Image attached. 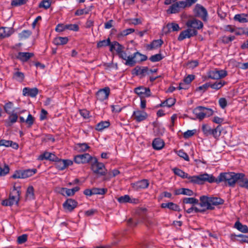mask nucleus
Listing matches in <instances>:
<instances>
[{
    "label": "nucleus",
    "instance_id": "obj_1",
    "mask_svg": "<svg viewBox=\"0 0 248 248\" xmlns=\"http://www.w3.org/2000/svg\"><path fill=\"white\" fill-rule=\"evenodd\" d=\"M243 176L244 173H235L234 172H221L217 178H215L212 175L213 183L219 184L224 182L226 186L234 187L236 183L238 181V180L242 178Z\"/></svg>",
    "mask_w": 248,
    "mask_h": 248
},
{
    "label": "nucleus",
    "instance_id": "obj_60",
    "mask_svg": "<svg viewBox=\"0 0 248 248\" xmlns=\"http://www.w3.org/2000/svg\"><path fill=\"white\" fill-rule=\"evenodd\" d=\"M28 235L26 234H22L19 236L17 238V243L19 244H22L26 242L27 240Z\"/></svg>",
    "mask_w": 248,
    "mask_h": 248
},
{
    "label": "nucleus",
    "instance_id": "obj_22",
    "mask_svg": "<svg viewBox=\"0 0 248 248\" xmlns=\"http://www.w3.org/2000/svg\"><path fill=\"white\" fill-rule=\"evenodd\" d=\"M33 56V53L20 52L18 53L16 58L23 62H26Z\"/></svg>",
    "mask_w": 248,
    "mask_h": 248
},
{
    "label": "nucleus",
    "instance_id": "obj_34",
    "mask_svg": "<svg viewBox=\"0 0 248 248\" xmlns=\"http://www.w3.org/2000/svg\"><path fill=\"white\" fill-rule=\"evenodd\" d=\"M234 227L239 231L243 233L248 232V227L246 225L242 224L240 221H237L235 224Z\"/></svg>",
    "mask_w": 248,
    "mask_h": 248
},
{
    "label": "nucleus",
    "instance_id": "obj_41",
    "mask_svg": "<svg viewBox=\"0 0 248 248\" xmlns=\"http://www.w3.org/2000/svg\"><path fill=\"white\" fill-rule=\"evenodd\" d=\"M24 77L23 73L17 71L14 73L13 78L16 80L21 82L23 81Z\"/></svg>",
    "mask_w": 248,
    "mask_h": 248
},
{
    "label": "nucleus",
    "instance_id": "obj_24",
    "mask_svg": "<svg viewBox=\"0 0 248 248\" xmlns=\"http://www.w3.org/2000/svg\"><path fill=\"white\" fill-rule=\"evenodd\" d=\"M163 43V41L162 39L155 40L147 46V49L150 50L156 49L160 47Z\"/></svg>",
    "mask_w": 248,
    "mask_h": 248
},
{
    "label": "nucleus",
    "instance_id": "obj_57",
    "mask_svg": "<svg viewBox=\"0 0 248 248\" xmlns=\"http://www.w3.org/2000/svg\"><path fill=\"white\" fill-rule=\"evenodd\" d=\"M178 155L184 158L186 161H189V158L187 154L183 150H180L177 152Z\"/></svg>",
    "mask_w": 248,
    "mask_h": 248
},
{
    "label": "nucleus",
    "instance_id": "obj_46",
    "mask_svg": "<svg viewBox=\"0 0 248 248\" xmlns=\"http://www.w3.org/2000/svg\"><path fill=\"white\" fill-rule=\"evenodd\" d=\"M173 171L176 175L183 178H186V177H188V174L187 173H185L179 169L175 168L173 169Z\"/></svg>",
    "mask_w": 248,
    "mask_h": 248
},
{
    "label": "nucleus",
    "instance_id": "obj_11",
    "mask_svg": "<svg viewBox=\"0 0 248 248\" xmlns=\"http://www.w3.org/2000/svg\"><path fill=\"white\" fill-rule=\"evenodd\" d=\"M197 34L198 31L197 30L188 28L180 33L178 40L181 41L186 38H189L192 36H196Z\"/></svg>",
    "mask_w": 248,
    "mask_h": 248
},
{
    "label": "nucleus",
    "instance_id": "obj_18",
    "mask_svg": "<svg viewBox=\"0 0 248 248\" xmlns=\"http://www.w3.org/2000/svg\"><path fill=\"white\" fill-rule=\"evenodd\" d=\"M134 119L138 122H140L145 120L147 117V114L144 111L137 110L134 111L133 113Z\"/></svg>",
    "mask_w": 248,
    "mask_h": 248
},
{
    "label": "nucleus",
    "instance_id": "obj_10",
    "mask_svg": "<svg viewBox=\"0 0 248 248\" xmlns=\"http://www.w3.org/2000/svg\"><path fill=\"white\" fill-rule=\"evenodd\" d=\"M94 157L90 155L88 153L82 155H78L74 157V161L77 164L91 163Z\"/></svg>",
    "mask_w": 248,
    "mask_h": 248
},
{
    "label": "nucleus",
    "instance_id": "obj_31",
    "mask_svg": "<svg viewBox=\"0 0 248 248\" xmlns=\"http://www.w3.org/2000/svg\"><path fill=\"white\" fill-rule=\"evenodd\" d=\"M174 194L176 195L183 194L187 196H192L194 193L193 191L188 188H182L174 190Z\"/></svg>",
    "mask_w": 248,
    "mask_h": 248
},
{
    "label": "nucleus",
    "instance_id": "obj_17",
    "mask_svg": "<svg viewBox=\"0 0 248 248\" xmlns=\"http://www.w3.org/2000/svg\"><path fill=\"white\" fill-rule=\"evenodd\" d=\"M118 202L120 203H130L137 204L139 202L138 199L132 198L128 195H124L117 198Z\"/></svg>",
    "mask_w": 248,
    "mask_h": 248
},
{
    "label": "nucleus",
    "instance_id": "obj_32",
    "mask_svg": "<svg viewBox=\"0 0 248 248\" xmlns=\"http://www.w3.org/2000/svg\"><path fill=\"white\" fill-rule=\"evenodd\" d=\"M234 20L240 23L248 22V15L245 14L235 15L233 18Z\"/></svg>",
    "mask_w": 248,
    "mask_h": 248
},
{
    "label": "nucleus",
    "instance_id": "obj_29",
    "mask_svg": "<svg viewBox=\"0 0 248 248\" xmlns=\"http://www.w3.org/2000/svg\"><path fill=\"white\" fill-rule=\"evenodd\" d=\"M5 146L6 147H12L13 148L17 149L18 148V144L14 142L12 140H0V146Z\"/></svg>",
    "mask_w": 248,
    "mask_h": 248
},
{
    "label": "nucleus",
    "instance_id": "obj_33",
    "mask_svg": "<svg viewBox=\"0 0 248 248\" xmlns=\"http://www.w3.org/2000/svg\"><path fill=\"white\" fill-rule=\"evenodd\" d=\"M90 148V147L86 143H78L75 144V149L78 152H84Z\"/></svg>",
    "mask_w": 248,
    "mask_h": 248
},
{
    "label": "nucleus",
    "instance_id": "obj_14",
    "mask_svg": "<svg viewBox=\"0 0 248 248\" xmlns=\"http://www.w3.org/2000/svg\"><path fill=\"white\" fill-rule=\"evenodd\" d=\"M186 25L188 28L195 30H200L203 26L202 22L196 19L188 20L186 23Z\"/></svg>",
    "mask_w": 248,
    "mask_h": 248
},
{
    "label": "nucleus",
    "instance_id": "obj_19",
    "mask_svg": "<svg viewBox=\"0 0 248 248\" xmlns=\"http://www.w3.org/2000/svg\"><path fill=\"white\" fill-rule=\"evenodd\" d=\"M149 183L146 179H142L132 184V187L138 190L141 189L146 188L148 187Z\"/></svg>",
    "mask_w": 248,
    "mask_h": 248
},
{
    "label": "nucleus",
    "instance_id": "obj_48",
    "mask_svg": "<svg viewBox=\"0 0 248 248\" xmlns=\"http://www.w3.org/2000/svg\"><path fill=\"white\" fill-rule=\"evenodd\" d=\"M135 31V30L132 28H129L126 30H124L123 31L119 32L118 34L119 37H124L130 34Z\"/></svg>",
    "mask_w": 248,
    "mask_h": 248
},
{
    "label": "nucleus",
    "instance_id": "obj_44",
    "mask_svg": "<svg viewBox=\"0 0 248 248\" xmlns=\"http://www.w3.org/2000/svg\"><path fill=\"white\" fill-rule=\"evenodd\" d=\"M52 0H43L39 4V8H43L45 9H48L52 3Z\"/></svg>",
    "mask_w": 248,
    "mask_h": 248
},
{
    "label": "nucleus",
    "instance_id": "obj_35",
    "mask_svg": "<svg viewBox=\"0 0 248 248\" xmlns=\"http://www.w3.org/2000/svg\"><path fill=\"white\" fill-rule=\"evenodd\" d=\"M23 179L27 178L34 175L37 172L36 169L22 170Z\"/></svg>",
    "mask_w": 248,
    "mask_h": 248
},
{
    "label": "nucleus",
    "instance_id": "obj_3",
    "mask_svg": "<svg viewBox=\"0 0 248 248\" xmlns=\"http://www.w3.org/2000/svg\"><path fill=\"white\" fill-rule=\"evenodd\" d=\"M21 187L14 186L13 188L10 192L8 199L3 200L2 204L4 206H12L18 204L20 200Z\"/></svg>",
    "mask_w": 248,
    "mask_h": 248
},
{
    "label": "nucleus",
    "instance_id": "obj_61",
    "mask_svg": "<svg viewBox=\"0 0 248 248\" xmlns=\"http://www.w3.org/2000/svg\"><path fill=\"white\" fill-rule=\"evenodd\" d=\"M118 55L119 58L125 60V62H127L128 59H131V56H127L126 53L124 50L120 52Z\"/></svg>",
    "mask_w": 248,
    "mask_h": 248
},
{
    "label": "nucleus",
    "instance_id": "obj_43",
    "mask_svg": "<svg viewBox=\"0 0 248 248\" xmlns=\"http://www.w3.org/2000/svg\"><path fill=\"white\" fill-rule=\"evenodd\" d=\"M237 182L240 187H245L248 189V179L245 177V174H244L243 178L239 179Z\"/></svg>",
    "mask_w": 248,
    "mask_h": 248
},
{
    "label": "nucleus",
    "instance_id": "obj_49",
    "mask_svg": "<svg viewBox=\"0 0 248 248\" xmlns=\"http://www.w3.org/2000/svg\"><path fill=\"white\" fill-rule=\"evenodd\" d=\"M167 27L169 30H171L173 31H178L180 30L179 25L175 23H168Z\"/></svg>",
    "mask_w": 248,
    "mask_h": 248
},
{
    "label": "nucleus",
    "instance_id": "obj_28",
    "mask_svg": "<svg viewBox=\"0 0 248 248\" xmlns=\"http://www.w3.org/2000/svg\"><path fill=\"white\" fill-rule=\"evenodd\" d=\"M161 207L162 208H168L171 210L174 211H180V209L179 206L172 202H170L168 203H162L161 204Z\"/></svg>",
    "mask_w": 248,
    "mask_h": 248
},
{
    "label": "nucleus",
    "instance_id": "obj_47",
    "mask_svg": "<svg viewBox=\"0 0 248 248\" xmlns=\"http://www.w3.org/2000/svg\"><path fill=\"white\" fill-rule=\"evenodd\" d=\"M202 130L204 135L208 136L211 135L212 129L208 125L204 124L202 125Z\"/></svg>",
    "mask_w": 248,
    "mask_h": 248
},
{
    "label": "nucleus",
    "instance_id": "obj_4",
    "mask_svg": "<svg viewBox=\"0 0 248 248\" xmlns=\"http://www.w3.org/2000/svg\"><path fill=\"white\" fill-rule=\"evenodd\" d=\"M189 180V182L194 184L202 185L205 182L213 183V179L212 174H209L207 173L200 174L199 175L189 176L188 174V177H186Z\"/></svg>",
    "mask_w": 248,
    "mask_h": 248
},
{
    "label": "nucleus",
    "instance_id": "obj_37",
    "mask_svg": "<svg viewBox=\"0 0 248 248\" xmlns=\"http://www.w3.org/2000/svg\"><path fill=\"white\" fill-rule=\"evenodd\" d=\"M68 41V39L66 37H57L54 40L53 43L56 45H63L66 44Z\"/></svg>",
    "mask_w": 248,
    "mask_h": 248
},
{
    "label": "nucleus",
    "instance_id": "obj_51",
    "mask_svg": "<svg viewBox=\"0 0 248 248\" xmlns=\"http://www.w3.org/2000/svg\"><path fill=\"white\" fill-rule=\"evenodd\" d=\"M34 188L32 186H29L26 192V196L29 199H34Z\"/></svg>",
    "mask_w": 248,
    "mask_h": 248
},
{
    "label": "nucleus",
    "instance_id": "obj_30",
    "mask_svg": "<svg viewBox=\"0 0 248 248\" xmlns=\"http://www.w3.org/2000/svg\"><path fill=\"white\" fill-rule=\"evenodd\" d=\"M19 120L20 123H26V124H28V127H31L34 124L35 119L31 114L29 113L27 119L25 120L22 116H20Z\"/></svg>",
    "mask_w": 248,
    "mask_h": 248
},
{
    "label": "nucleus",
    "instance_id": "obj_50",
    "mask_svg": "<svg viewBox=\"0 0 248 248\" xmlns=\"http://www.w3.org/2000/svg\"><path fill=\"white\" fill-rule=\"evenodd\" d=\"M91 189L93 195L95 194L103 195L107 191V189L105 188H99L96 187L93 188Z\"/></svg>",
    "mask_w": 248,
    "mask_h": 248
},
{
    "label": "nucleus",
    "instance_id": "obj_25",
    "mask_svg": "<svg viewBox=\"0 0 248 248\" xmlns=\"http://www.w3.org/2000/svg\"><path fill=\"white\" fill-rule=\"evenodd\" d=\"M165 143L163 140L159 138H155L152 142V146L155 150H160L164 146Z\"/></svg>",
    "mask_w": 248,
    "mask_h": 248
},
{
    "label": "nucleus",
    "instance_id": "obj_39",
    "mask_svg": "<svg viewBox=\"0 0 248 248\" xmlns=\"http://www.w3.org/2000/svg\"><path fill=\"white\" fill-rule=\"evenodd\" d=\"M3 108L4 111L8 114H11L14 111V104L12 102H8L6 103L4 107Z\"/></svg>",
    "mask_w": 248,
    "mask_h": 248
},
{
    "label": "nucleus",
    "instance_id": "obj_58",
    "mask_svg": "<svg viewBox=\"0 0 248 248\" xmlns=\"http://www.w3.org/2000/svg\"><path fill=\"white\" fill-rule=\"evenodd\" d=\"M9 168L5 165L3 168L0 166V176H5L9 172Z\"/></svg>",
    "mask_w": 248,
    "mask_h": 248
},
{
    "label": "nucleus",
    "instance_id": "obj_12",
    "mask_svg": "<svg viewBox=\"0 0 248 248\" xmlns=\"http://www.w3.org/2000/svg\"><path fill=\"white\" fill-rule=\"evenodd\" d=\"M110 94V89L108 87H106L103 89H100L96 93V97L98 100L103 101L107 99Z\"/></svg>",
    "mask_w": 248,
    "mask_h": 248
},
{
    "label": "nucleus",
    "instance_id": "obj_5",
    "mask_svg": "<svg viewBox=\"0 0 248 248\" xmlns=\"http://www.w3.org/2000/svg\"><path fill=\"white\" fill-rule=\"evenodd\" d=\"M193 114L197 119L201 121L205 117H208L213 114L214 111L210 108L199 106L193 110Z\"/></svg>",
    "mask_w": 248,
    "mask_h": 248
},
{
    "label": "nucleus",
    "instance_id": "obj_40",
    "mask_svg": "<svg viewBox=\"0 0 248 248\" xmlns=\"http://www.w3.org/2000/svg\"><path fill=\"white\" fill-rule=\"evenodd\" d=\"M110 125V123L108 121H102L99 123L95 127V129L97 131H102L105 128L108 127Z\"/></svg>",
    "mask_w": 248,
    "mask_h": 248
},
{
    "label": "nucleus",
    "instance_id": "obj_55",
    "mask_svg": "<svg viewBox=\"0 0 248 248\" xmlns=\"http://www.w3.org/2000/svg\"><path fill=\"white\" fill-rule=\"evenodd\" d=\"M179 10L180 9L178 8V5L176 3H174L170 6L168 11L171 14H173L178 13Z\"/></svg>",
    "mask_w": 248,
    "mask_h": 248
},
{
    "label": "nucleus",
    "instance_id": "obj_15",
    "mask_svg": "<svg viewBox=\"0 0 248 248\" xmlns=\"http://www.w3.org/2000/svg\"><path fill=\"white\" fill-rule=\"evenodd\" d=\"M78 205V202L72 199H68L63 203V207L66 212H71Z\"/></svg>",
    "mask_w": 248,
    "mask_h": 248
},
{
    "label": "nucleus",
    "instance_id": "obj_13",
    "mask_svg": "<svg viewBox=\"0 0 248 248\" xmlns=\"http://www.w3.org/2000/svg\"><path fill=\"white\" fill-rule=\"evenodd\" d=\"M135 92L140 98L148 97L151 95V93L149 88L140 86L135 89Z\"/></svg>",
    "mask_w": 248,
    "mask_h": 248
},
{
    "label": "nucleus",
    "instance_id": "obj_26",
    "mask_svg": "<svg viewBox=\"0 0 248 248\" xmlns=\"http://www.w3.org/2000/svg\"><path fill=\"white\" fill-rule=\"evenodd\" d=\"M13 33V29L11 28H0V38H4L10 36Z\"/></svg>",
    "mask_w": 248,
    "mask_h": 248
},
{
    "label": "nucleus",
    "instance_id": "obj_52",
    "mask_svg": "<svg viewBox=\"0 0 248 248\" xmlns=\"http://www.w3.org/2000/svg\"><path fill=\"white\" fill-rule=\"evenodd\" d=\"M28 0H12L11 5L12 6L17 7L25 4Z\"/></svg>",
    "mask_w": 248,
    "mask_h": 248
},
{
    "label": "nucleus",
    "instance_id": "obj_42",
    "mask_svg": "<svg viewBox=\"0 0 248 248\" xmlns=\"http://www.w3.org/2000/svg\"><path fill=\"white\" fill-rule=\"evenodd\" d=\"M233 237H239V239H237V241L240 243H246L248 244V236L243 234H238L236 235L235 234H231V238L232 239Z\"/></svg>",
    "mask_w": 248,
    "mask_h": 248
},
{
    "label": "nucleus",
    "instance_id": "obj_54",
    "mask_svg": "<svg viewBox=\"0 0 248 248\" xmlns=\"http://www.w3.org/2000/svg\"><path fill=\"white\" fill-rule=\"evenodd\" d=\"M110 44V40L108 38L106 40H103L102 41H99L97 44V46L98 47H102L103 46H108Z\"/></svg>",
    "mask_w": 248,
    "mask_h": 248
},
{
    "label": "nucleus",
    "instance_id": "obj_45",
    "mask_svg": "<svg viewBox=\"0 0 248 248\" xmlns=\"http://www.w3.org/2000/svg\"><path fill=\"white\" fill-rule=\"evenodd\" d=\"M183 202L185 204H196L199 203V201L195 198H184Z\"/></svg>",
    "mask_w": 248,
    "mask_h": 248
},
{
    "label": "nucleus",
    "instance_id": "obj_56",
    "mask_svg": "<svg viewBox=\"0 0 248 248\" xmlns=\"http://www.w3.org/2000/svg\"><path fill=\"white\" fill-rule=\"evenodd\" d=\"M163 57L161 54H156L154 55H152L149 58V60L152 62H159L163 59Z\"/></svg>",
    "mask_w": 248,
    "mask_h": 248
},
{
    "label": "nucleus",
    "instance_id": "obj_2",
    "mask_svg": "<svg viewBox=\"0 0 248 248\" xmlns=\"http://www.w3.org/2000/svg\"><path fill=\"white\" fill-rule=\"evenodd\" d=\"M200 205L207 210H213L214 206L221 205L224 203V200L218 197H208L203 195L200 198Z\"/></svg>",
    "mask_w": 248,
    "mask_h": 248
},
{
    "label": "nucleus",
    "instance_id": "obj_16",
    "mask_svg": "<svg viewBox=\"0 0 248 248\" xmlns=\"http://www.w3.org/2000/svg\"><path fill=\"white\" fill-rule=\"evenodd\" d=\"M149 69L147 67L136 66L132 71V74L135 76H140L141 77L149 74Z\"/></svg>",
    "mask_w": 248,
    "mask_h": 248
},
{
    "label": "nucleus",
    "instance_id": "obj_6",
    "mask_svg": "<svg viewBox=\"0 0 248 248\" xmlns=\"http://www.w3.org/2000/svg\"><path fill=\"white\" fill-rule=\"evenodd\" d=\"M91 168L94 173L101 176L105 175L107 173V170L104 164L99 162L95 157L91 163Z\"/></svg>",
    "mask_w": 248,
    "mask_h": 248
},
{
    "label": "nucleus",
    "instance_id": "obj_38",
    "mask_svg": "<svg viewBox=\"0 0 248 248\" xmlns=\"http://www.w3.org/2000/svg\"><path fill=\"white\" fill-rule=\"evenodd\" d=\"M227 82L224 80L216 81L213 84H210V87L216 90L221 89L224 85H226Z\"/></svg>",
    "mask_w": 248,
    "mask_h": 248
},
{
    "label": "nucleus",
    "instance_id": "obj_9",
    "mask_svg": "<svg viewBox=\"0 0 248 248\" xmlns=\"http://www.w3.org/2000/svg\"><path fill=\"white\" fill-rule=\"evenodd\" d=\"M194 13L196 16L200 17L203 21L207 20V11L202 5L197 4L194 9Z\"/></svg>",
    "mask_w": 248,
    "mask_h": 248
},
{
    "label": "nucleus",
    "instance_id": "obj_8",
    "mask_svg": "<svg viewBox=\"0 0 248 248\" xmlns=\"http://www.w3.org/2000/svg\"><path fill=\"white\" fill-rule=\"evenodd\" d=\"M208 78L212 79H222L227 76V72L225 70L215 69L209 71L207 73Z\"/></svg>",
    "mask_w": 248,
    "mask_h": 248
},
{
    "label": "nucleus",
    "instance_id": "obj_23",
    "mask_svg": "<svg viewBox=\"0 0 248 248\" xmlns=\"http://www.w3.org/2000/svg\"><path fill=\"white\" fill-rule=\"evenodd\" d=\"M18 119V115L16 113H12L7 120L5 121V125L7 127L11 126L13 124L15 123Z\"/></svg>",
    "mask_w": 248,
    "mask_h": 248
},
{
    "label": "nucleus",
    "instance_id": "obj_59",
    "mask_svg": "<svg viewBox=\"0 0 248 248\" xmlns=\"http://www.w3.org/2000/svg\"><path fill=\"white\" fill-rule=\"evenodd\" d=\"M56 168L59 170H63L66 168L65 163L64 159L60 160L56 163Z\"/></svg>",
    "mask_w": 248,
    "mask_h": 248
},
{
    "label": "nucleus",
    "instance_id": "obj_27",
    "mask_svg": "<svg viewBox=\"0 0 248 248\" xmlns=\"http://www.w3.org/2000/svg\"><path fill=\"white\" fill-rule=\"evenodd\" d=\"M57 157L53 154L48 152H45L41 155L38 157V159L43 160L44 159L49 160L50 161H56Z\"/></svg>",
    "mask_w": 248,
    "mask_h": 248
},
{
    "label": "nucleus",
    "instance_id": "obj_36",
    "mask_svg": "<svg viewBox=\"0 0 248 248\" xmlns=\"http://www.w3.org/2000/svg\"><path fill=\"white\" fill-rule=\"evenodd\" d=\"M222 130V127L219 124L216 128L212 129L211 135L215 139H218L221 135Z\"/></svg>",
    "mask_w": 248,
    "mask_h": 248
},
{
    "label": "nucleus",
    "instance_id": "obj_20",
    "mask_svg": "<svg viewBox=\"0 0 248 248\" xmlns=\"http://www.w3.org/2000/svg\"><path fill=\"white\" fill-rule=\"evenodd\" d=\"M38 93V90L37 88H30L29 87H25L23 89V95L24 96L34 97Z\"/></svg>",
    "mask_w": 248,
    "mask_h": 248
},
{
    "label": "nucleus",
    "instance_id": "obj_63",
    "mask_svg": "<svg viewBox=\"0 0 248 248\" xmlns=\"http://www.w3.org/2000/svg\"><path fill=\"white\" fill-rule=\"evenodd\" d=\"M66 29L74 31H78L79 30V27L77 24H68L66 25Z\"/></svg>",
    "mask_w": 248,
    "mask_h": 248
},
{
    "label": "nucleus",
    "instance_id": "obj_7",
    "mask_svg": "<svg viewBox=\"0 0 248 248\" xmlns=\"http://www.w3.org/2000/svg\"><path fill=\"white\" fill-rule=\"evenodd\" d=\"M147 60V57L137 51L131 55V59L124 62L126 65L133 66L136 63H140Z\"/></svg>",
    "mask_w": 248,
    "mask_h": 248
},
{
    "label": "nucleus",
    "instance_id": "obj_21",
    "mask_svg": "<svg viewBox=\"0 0 248 248\" xmlns=\"http://www.w3.org/2000/svg\"><path fill=\"white\" fill-rule=\"evenodd\" d=\"M79 189L80 187L79 186H76L71 189L62 187L61 188V193L62 195L64 196H72Z\"/></svg>",
    "mask_w": 248,
    "mask_h": 248
},
{
    "label": "nucleus",
    "instance_id": "obj_62",
    "mask_svg": "<svg viewBox=\"0 0 248 248\" xmlns=\"http://www.w3.org/2000/svg\"><path fill=\"white\" fill-rule=\"evenodd\" d=\"M196 133V130H188L186 132H184L183 137L185 139H188L193 136Z\"/></svg>",
    "mask_w": 248,
    "mask_h": 248
},
{
    "label": "nucleus",
    "instance_id": "obj_53",
    "mask_svg": "<svg viewBox=\"0 0 248 248\" xmlns=\"http://www.w3.org/2000/svg\"><path fill=\"white\" fill-rule=\"evenodd\" d=\"M31 34V31L29 30H23L19 34V37L20 39H26L29 37Z\"/></svg>",
    "mask_w": 248,
    "mask_h": 248
},
{
    "label": "nucleus",
    "instance_id": "obj_64",
    "mask_svg": "<svg viewBox=\"0 0 248 248\" xmlns=\"http://www.w3.org/2000/svg\"><path fill=\"white\" fill-rule=\"evenodd\" d=\"M195 78V76L193 75H188L186 77L183 81L188 85L191 82L192 80H193Z\"/></svg>",
    "mask_w": 248,
    "mask_h": 248
}]
</instances>
